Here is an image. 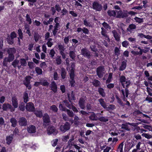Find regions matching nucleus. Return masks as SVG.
I'll list each match as a JSON object with an SVG mask.
<instances>
[{"label": "nucleus", "instance_id": "obj_1", "mask_svg": "<svg viewBox=\"0 0 152 152\" xmlns=\"http://www.w3.org/2000/svg\"><path fill=\"white\" fill-rule=\"evenodd\" d=\"M71 124L68 122H66L61 125L60 126V129L62 132L64 133L67 131L69 130L70 129Z\"/></svg>", "mask_w": 152, "mask_h": 152}, {"label": "nucleus", "instance_id": "obj_2", "mask_svg": "<svg viewBox=\"0 0 152 152\" xmlns=\"http://www.w3.org/2000/svg\"><path fill=\"white\" fill-rule=\"evenodd\" d=\"M105 69L104 66H101L96 69V75L100 78H102L105 73Z\"/></svg>", "mask_w": 152, "mask_h": 152}, {"label": "nucleus", "instance_id": "obj_3", "mask_svg": "<svg viewBox=\"0 0 152 152\" xmlns=\"http://www.w3.org/2000/svg\"><path fill=\"white\" fill-rule=\"evenodd\" d=\"M86 100V97L84 96H82L79 99L78 104L81 109L83 110H84L85 109V104Z\"/></svg>", "mask_w": 152, "mask_h": 152}, {"label": "nucleus", "instance_id": "obj_4", "mask_svg": "<svg viewBox=\"0 0 152 152\" xmlns=\"http://www.w3.org/2000/svg\"><path fill=\"white\" fill-rule=\"evenodd\" d=\"M14 55L8 54V57H5L4 59L3 65L4 66H7V63L12 61L14 59Z\"/></svg>", "mask_w": 152, "mask_h": 152}, {"label": "nucleus", "instance_id": "obj_5", "mask_svg": "<svg viewBox=\"0 0 152 152\" xmlns=\"http://www.w3.org/2000/svg\"><path fill=\"white\" fill-rule=\"evenodd\" d=\"M42 119L43 125L45 127H46L49 125V123L50 122V117L48 114L45 113Z\"/></svg>", "mask_w": 152, "mask_h": 152}, {"label": "nucleus", "instance_id": "obj_6", "mask_svg": "<svg viewBox=\"0 0 152 152\" xmlns=\"http://www.w3.org/2000/svg\"><path fill=\"white\" fill-rule=\"evenodd\" d=\"M81 54L88 59L90 58L91 57V52L86 48H83L81 50Z\"/></svg>", "mask_w": 152, "mask_h": 152}, {"label": "nucleus", "instance_id": "obj_7", "mask_svg": "<svg viewBox=\"0 0 152 152\" xmlns=\"http://www.w3.org/2000/svg\"><path fill=\"white\" fill-rule=\"evenodd\" d=\"M92 7L93 9L98 11H101L102 8V5L96 1L94 2L92 4Z\"/></svg>", "mask_w": 152, "mask_h": 152}, {"label": "nucleus", "instance_id": "obj_8", "mask_svg": "<svg viewBox=\"0 0 152 152\" xmlns=\"http://www.w3.org/2000/svg\"><path fill=\"white\" fill-rule=\"evenodd\" d=\"M18 122L19 125L21 126H26L28 124V121L27 119L24 117L19 118Z\"/></svg>", "mask_w": 152, "mask_h": 152}, {"label": "nucleus", "instance_id": "obj_9", "mask_svg": "<svg viewBox=\"0 0 152 152\" xmlns=\"http://www.w3.org/2000/svg\"><path fill=\"white\" fill-rule=\"evenodd\" d=\"M2 109L4 111H7L9 109H10L11 112L14 111L15 109L13 108L12 106L9 103H4L3 104Z\"/></svg>", "mask_w": 152, "mask_h": 152}, {"label": "nucleus", "instance_id": "obj_10", "mask_svg": "<svg viewBox=\"0 0 152 152\" xmlns=\"http://www.w3.org/2000/svg\"><path fill=\"white\" fill-rule=\"evenodd\" d=\"M47 132L48 134H56L57 133V131L55 127L52 126H49L48 128Z\"/></svg>", "mask_w": 152, "mask_h": 152}, {"label": "nucleus", "instance_id": "obj_11", "mask_svg": "<svg viewBox=\"0 0 152 152\" xmlns=\"http://www.w3.org/2000/svg\"><path fill=\"white\" fill-rule=\"evenodd\" d=\"M12 104L13 108H18V100L17 97L15 96H13L11 98Z\"/></svg>", "mask_w": 152, "mask_h": 152}, {"label": "nucleus", "instance_id": "obj_12", "mask_svg": "<svg viewBox=\"0 0 152 152\" xmlns=\"http://www.w3.org/2000/svg\"><path fill=\"white\" fill-rule=\"evenodd\" d=\"M26 110L29 112H33L35 110L34 104L32 102H28L26 106Z\"/></svg>", "mask_w": 152, "mask_h": 152}, {"label": "nucleus", "instance_id": "obj_13", "mask_svg": "<svg viewBox=\"0 0 152 152\" xmlns=\"http://www.w3.org/2000/svg\"><path fill=\"white\" fill-rule=\"evenodd\" d=\"M128 125H132L131 123L129 122L123 124L121 125V129H124V130L121 131L122 132H126V130L129 131L130 130V126H128Z\"/></svg>", "mask_w": 152, "mask_h": 152}, {"label": "nucleus", "instance_id": "obj_14", "mask_svg": "<svg viewBox=\"0 0 152 152\" xmlns=\"http://www.w3.org/2000/svg\"><path fill=\"white\" fill-rule=\"evenodd\" d=\"M116 13H117L116 18H124L127 17V14L126 13V12H123L122 11H116Z\"/></svg>", "mask_w": 152, "mask_h": 152}, {"label": "nucleus", "instance_id": "obj_15", "mask_svg": "<svg viewBox=\"0 0 152 152\" xmlns=\"http://www.w3.org/2000/svg\"><path fill=\"white\" fill-rule=\"evenodd\" d=\"M58 48L59 50L60 53L62 56L63 58L65 59L66 58V55L64 52L65 50L64 46L61 44L58 45Z\"/></svg>", "mask_w": 152, "mask_h": 152}, {"label": "nucleus", "instance_id": "obj_16", "mask_svg": "<svg viewBox=\"0 0 152 152\" xmlns=\"http://www.w3.org/2000/svg\"><path fill=\"white\" fill-rule=\"evenodd\" d=\"M27 130L29 133H34L36 132V129L34 126L31 125L27 127Z\"/></svg>", "mask_w": 152, "mask_h": 152}, {"label": "nucleus", "instance_id": "obj_17", "mask_svg": "<svg viewBox=\"0 0 152 152\" xmlns=\"http://www.w3.org/2000/svg\"><path fill=\"white\" fill-rule=\"evenodd\" d=\"M30 26L28 24H25L24 25V31L28 34L29 37H31L32 34L30 30Z\"/></svg>", "mask_w": 152, "mask_h": 152}, {"label": "nucleus", "instance_id": "obj_18", "mask_svg": "<svg viewBox=\"0 0 152 152\" xmlns=\"http://www.w3.org/2000/svg\"><path fill=\"white\" fill-rule=\"evenodd\" d=\"M126 61H122L119 67V71H122L125 70L126 67Z\"/></svg>", "mask_w": 152, "mask_h": 152}, {"label": "nucleus", "instance_id": "obj_19", "mask_svg": "<svg viewBox=\"0 0 152 152\" xmlns=\"http://www.w3.org/2000/svg\"><path fill=\"white\" fill-rule=\"evenodd\" d=\"M113 35L117 41H119L120 40V36L117 33V31L114 30L112 31Z\"/></svg>", "mask_w": 152, "mask_h": 152}, {"label": "nucleus", "instance_id": "obj_20", "mask_svg": "<svg viewBox=\"0 0 152 152\" xmlns=\"http://www.w3.org/2000/svg\"><path fill=\"white\" fill-rule=\"evenodd\" d=\"M10 122L11 123V126L15 127L17 124L18 122L16 119L14 118H12L10 119Z\"/></svg>", "mask_w": 152, "mask_h": 152}, {"label": "nucleus", "instance_id": "obj_21", "mask_svg": "<svg viewBox=\"0 0 152 152\" xmlns=\"http://www.w3.org/2000/svg\"><path fill=\"white\" fill-rule=\"evenodd\" d=\"M61 77L63 79H64L66 78V71L64 67L61 68Z\"/></svg>", "mask_w": 152, "mask_h": 152}, {"label": "nucleus", "instance_id": "obj_22", "mask_svg": "<svg viewBox=\"0 0 152 152\" xmlns=\"http://www.w3.org/2000/svg\"><path fill=\"white\" fill-rule=\"evenodd\" d=\"M100 104L104 108L106 109L107 108V105L106 104L105 102L103 99L100 98L98 100Z\"/></svg>", "mask_w": 152, "mask_h": 152}, {"label": "nucleus", "instance_id": "obj_23", "mask_svg": "<svg viewBox=\"0 0 152 152\" xmlns=\"http://www.w3.org/2000/svg\"><path fill=\"white\" fill-rule=\"evenodd\" d=\"M136 26L134 24H132L129 25L127 29V31L132 32L133 30L136 28Z\"/></svg>", "mask_w": 152, "mask_h": 152}, {"label": "nucleus", "instance_id": "obj_24", "mask_svg": "<svg viewBox=\"0 0 152 152\" xmlns=\"http://www.w3.org/2000/svg\"><path fill=\"white\" fill-rule=\"evenodd\" d=\"M89 119L91 121H95L97 120V117L94 112H92V114L89 117Z\"/></svg>", "mask_w": 152, "mask_h": 152}, {"label": "nucleus", "instance_id": "obj_25", "mask_svg": "<svg viewBox=\"0 0 152 152\" xmlns=\"http://www.w3.org/2000/svg\"><path fill=\"white\" fill-rule=\"evenodd\" d=\"M16 52V50L14 48H9L8 49L7 52L8 54L14 55Z\"/></svg>", "mask_w": 152, "mask_h": 152}, {"label": "nucleus", "instance_id": "obj_26", "mask_svg": "<svg viewBox=\"0 0 152 152\" xmlns=\"http://www.w3.org/2000/svg\"><path fill=\"white\" fill-rule=\"evenodd\" d=\"M115 97L118 103L119 104L120 106L124 107L125 106V104L123 103L121 99L119 98L117 95H116Z\"/></svg>", "mask_w": 152, "mask_h": 152}, {"label": "nucleus", "instance_id": "obj_27", "mask_svg": "<svg viewBox=\"0 0 152 152\" xmlns=\"http://www.w3.org/2000/svg\"><path fill=\"white\" fill-rule=\"evenodd\" d=\"M51 89L55 93L57 91V86L54 82H53L51 83Z\"/></svg>", "mask_w": 152, "mask_h": 152}, {"label": "nucleus", "instance_id": "obj_28", "mask_svg": "<svg viewBox=\"0 0 152 152\" xmlns=\"http://www.w3.org/2000/svg\"><path fill=\"white\" fill-rule=\"evenodd\" d=\"M23 98L24 102L26 103L29 101L28 94L26 91L24 92L23 94Z\"/></svg>", "mask_w": 152, "mask_h": 152}, {"label": "nucleus", "instance_id": "obj_29", "mask_svg": "<svg viewBox=\"0 0 152 152\" xmlns=\"http://www.w3.org/2000/svg\"><path fill=\"white\" fill-rule=\"evenodd\" d=\"M107 13L110 16L115 17L116 15V10H109L107 11Z\"/></svg>", "mask_w": 152, "mask_h": 152}, {"label": "nucleus", "instance_id": "obj_30", "mask_svg": "<svg viewBox=\"0 0 152 152\" xmlns=\"http://www.w3.org/2000/svg\"><path fill=\"white\" fill-rule=\"evenodd\" d=\"M74 140V137L73 136H72L71 137L70 139L68 142V146L70 147L73 146V145L74 144V143L72 142Z\"/></svg>", "mask_w": 152, "mask_h": 152}, {"label": "nucleus", "instance_id": "obj_31", "mask_svg": "<svg viewBox=\"0 0 152 152\" xmlns=\"http://www.w3.org/2000/svg\"><path fill=\"white\" fill-rule=\"evenodd\" d=\"M98 92L100 95L102 97H104L105 96V93L104 91V89L102 88H99L98 89Z\"/></svg>", "mask_w": 152, "mask_h": 152}, {"label": "nucleus", "instance_id": "obj_32", "mask_svg": "<svg viewBox=\"0 0 152 152\" xmlns=\"http://www.w3.org/2000/svg\"><path fill=\"white\" fill-rule=\"evenodd\" d=\"M32 78V77L29 75L27 76L26 77L25 79L23 81V83H30V80Z\"/></svg>", "mask_w": 152, "mask_h": 152}, {"label": "nucleus", "instance_id": "obj_33", "mask_svg": "<svg viewBox=\"0 0 152 152\" xmlns=\"http://www.w3.org/2000/svg\"><path fill=\"white\" fill-rule=\"evenodd\" d=\"M101 34L102 36L105 38V39H106L108 42H110V39L107 35V31L101 32Z\"/></svg>", "mask_w": 152, "mask_h": 152}, {"label": "nucleus", "instance_id": "obj_34", "mask_svg": "<svg viewBox=\"0 0 152 152\" xmlns=\"http://www.w3.org/2000/svg\"><path fill=\"white\" fill-rule=\"evenodd\" d=\"M67 114L69 117L71 118H73L74 116V114L73 111L69 109H66L65 110Z\"/></svg>", "mask_w": 152, "mask_h": 152}, {"label": "nucleus", "instance_id": "obj_35", "mask_svg": "<svg viewBox=\"0 0 152 152\" xmlns=\"http://www.w3.org/2000/svg\"><path fill=\"white\" fill-rule=\"evenodd\" d=\"M92 84L95 87H97L100 86L101 83L98 80L94 79L92 82Z\"/></svg>", "mask_w": 152, "mask_h": 152}, {"label": "nucleus", "instance_id": "obj_36", "mask_svg": "<svg viewBox=\"0 0 152 152\" xmlns=\"http://www.w3.org/2000/svg\"><path fill=\"white\" fill-rule=\"evenodd\" d=\"M69 56L72 60H74L76 57L75 51H70L69 53Z\"/></svg>", "mask_w": 152, "mask_h": 152}, {"label": "nucleus", "instance_id": "obj_37", "mask_svg": "<svg viewBox=\"0 0 152 152\" xmlns=\"http://www.w3.org/2000/svg\"><path fill=\"white\" fill-rule=\"evenodd\" d=\"M99 121L103 122H106L108 121V117H107L101 116L99 117L98 118Z\"/></svg>", "mask_w": 152, "mask_h": 152}, {"label": "nucleus", "instance_id": "obj_38", "mask_svg": "<svg viewBox=\"0 0 152 152\" xmlns=\"http://www.w3.org/2000/svg\"><path fill=\"white\" fill-rule=\"evenodd\" d=\"M34 38L36 42H37L40 38V37L37 32L35 31L34 34Z\"/></svg>", "mask_w": 152, "mask_h": 152}, {"label": "nucleus", "instance_id": "obj_39", "mask_svg": "<svg viewBox=\"0 0 152 152\" xmlns=\"http://www.w3.org/2000/svg\"><path fill=\"white\" fill-rule=\"evenodd\" d=\"M63 102L65 104V106L68 108L71 109L72 105H73L72 104H70L68 100L66 99L64 100L63 101Z\"/></svg>", "mask_w": 152, "mask_h": 152}, {"label": "nucleus", "instance_id": "obj_40", "mask_svg": "<svg viewBox=\"0 0 152 152\" xmlns=\"http://www.w3.org/2000/svg\"><path fill=\"white\" fill-rule=\"evenodd\" d=\"M126 81V78L124 75H122L120 77V81L121 83L122 86H124V83L125 81Z\"/></svg>", "mask_w": 152, "mask_h": 152}, {"label": "nucleus", "instance_id": "obj_41", "mask_svg": "<svg viewBox=\"0 0 152 152\" xmlns=\"http://www.w3.org/2000/svg\"><path fill=\"white\" fill-rule=\"evenodd\" d=\"M26 21L28 23V25H31L32 23V20L30 15L28 14H27L26 16Z\"/></svg>", "mask_w": 152, "mask_h": 152}, {"label": "nucleus", "instance_id": "obj_42", "mask_svg": "<svg viewBox=\"0 0 152 152\" xmlns=\"http://www.w3.org/2000/svg\"><path fill=\"white\" fill-rule=\"evenodd\" d=\"M41 85L44 86H48L49 84V83L47 82L45 80L42 79L40 80Z\"/></svg>", "mask_w": 152, "mask_h": 152}, {"label": "nucleus", "instance_id": "obj_43", "mask_svg": "<svg viewBox=\"0 0 152 152\" xmlns=\"http://www.w3.org/2000/svg\"><path fill=\"white\" fill-rule=\"evenodd\" d=\"M25 103L23 102H21L19 105L18 108L22 111H24L25 110Z\"/></svg>", "mask_w": 152, "mask_h": 152}, {"label": "nucleus", "instance_id": "obj_44", "mask_svg": "<svg viewBox=\"0 0 152 152\" xmlns=\"http://www.w3.org/2000/svg\"><path fill=\"white\" fill-rule=\"evenodd\" d=\"M34 114L38 117L41 118L42 116V113L41 111H36Z\"/></svg>", "mask_w": 152, "mask_h": 152}, {"label": "nucleus", "instance_id": "obj_45", "mask_svg": "<svg viewBox=\"0 0 152 152\" xmlns=\"http://www.w3.org/2000/svg\"><path fill=\"white\" fill-rule=\"evenodd\" d=\"M69 74L70 78L71 79H74L75 76L74 70L72 68L70 69Z\"/></svg>", "mask_w": 152, "mask_h": 152}, {"label": "nucleus", "instance_id": "obj_46", "mask_svg": "<svg viewBox=\"0 0 152 152\" xmlns=\"http://www.w3.org/2000/svg\"><path fill=\"white\" fill-rule=\"evenodd\" d=\"M68 97L70 102H71V100H75V95L73 93V91L72 92V93L71 94V97H70L69 95L68 94Z\"/></svg>", "mask_w": 152, "mask_h": 152}, {"label": "nucleus", "instance_id": "obj_47", "mask_svg": "<svg viewBox=\"0 0 152 152\" xmlns=\"http://www.w3.org/2000/svg\"><path fill=\"white\" fill-rule=\"evenodd\" d=\"M70 134H69L67 135L64 136L62 138V140L64 142H66L69 139Z\"/></svg>", "mask_w": 152, "mask_h": 152}, {"label": "nucleus", "instance_id": "obj_48", "mask_svg": "<svg viewBox=\"0 0 152 152\" xmlns=\"http://www.w3.org/2000/svg\"><path fill=\"white\" fill-rule=\"evenodd\" d=\"M56 63L57 64H60L62 62L61 56H57L56 57Z\"/></svg>", "mask_w": 152, "mask_h": 152}, {"label": "nucleus", "instance_id": "obj_49", "mask_svg": "<svg viewBox=\"0 0 152 152\" xmlns=\"http://www.w3.org/2000/svg\"><path fill=\"white\" fill-rule=\"evenodd\" d=\"M131 84V82L129 80H126L125 81L124 83V86H123L124 88H125V87H126L125 88H128L129 86H130Z\"/></svg>", "mask_w": 152, "mask_h": 152}, {"label": "nucleus", "instance_id": "obj_50", "mask_svg": "<svg viewBox=\"0 0 152 152\" xmlns=\"http://www.w3.org/2000/svg\"><path fill=\"white\" fill-rule=\"evenodd\" d=\"M19 64V61L18 60H15L12 64V65L14 68H16Z\"/></svg>", "mask_w": 152, "mask_h": 152}, {"label": "nucleus", "instance_id": "obj_51", "mask_svg": "<svg viewBox=\"0 0 152 152\" xmlns=\"http://www.w3.org/2000/svg\"><path fill=\"white\" fill-rule=\"evenodd\" d=\"M102 25L106 29H110L111 28V27L107 23L105 22H104L102 23Z\"/></svg>", "mask_w": 152, "mask_h": 152}, {"label": "nucleus", "instance_id": "obj_52", "mask_svg": "<svg viewBox=\"0 0 152 152\" xmlns=\"http://www.w3.org/2000/svg\"><path fill=\"white\" fill-rule=\"evenodd\" d=\"M13 138L12 136H7L6 138L7 143L8 144H10Z\"/></svg>", "mask_w": 152, "mask_h": 152}, {"label": "nucleus", "instance_id": "obj_53", "mask_svg": "<svg viewBox=\"0 0 152 152\" xmlns=\"http://www.w3.org/2000/svg\"><path fill=\"white\" fill-rule=\"evenodd\" d=\"M36 72L38 75H41L42 74V70L41 69L38 67L35 68Z\"/></svg>", "mask_w": 152, "mask_h": 152}, {"label": "nucleus", "instance_id": "obj_54", "mask_svg": "<svg viewBox=\"0 0 152 152\" xmlns=\"http://www.w3.org/2000/svg\"><path fill=\"white\" fill-rule=\"evenodd\" d=\"M112 73H109L108 78L106 81V84L109 83L111 81V79L112 78Z\"/></svg>", "mask_w": 152, "mask_h": 152}, {"label": "nucleus", "instance_id": "obj_55", "mask_svg": "<svg viewBox=\"0 0 152 152\" xmlns=\"http://www.w3.org/2000/svg\"><path fill=\"white\" fill-rule=\"evenodd\" d=\"M55 53H56L54 50L53 49H52L50 50L49 54L50 57L52 58H54Z\"/></svg>", "mask_w": 152, "mask_h": 152}, {"label": "nucleus", "instance_id": "obj_56", "mask_svg": "<svg viewBox=\"0 0 152 152\" xmlns=\"http://www.w3.org/2000/svg\"><path fill=\"white\" fill-rule=\"evenodd\" d=\"M142 136L143 137H145L148 139H151L152 138V135L146 133H143L142 134Z\"/></svg>", "mask_w": 152, "mask_h": 152}, {"label": "nucleus", "instance_id": "obj_57", "mask_svg": "<svg viewBox=\"0 0 152 152\" xmlns=\"http://www.w3.org/2000/svg\"><path fill=\"white\" fill-rule=\"evenodd\" d=\"M124 143V142H122L120 144L118 147V151H119L120 152H123Z\"/></svg>", "mask_w": 152, "mask_h": 152}, {"label": "nucleus", "instance_id": "obj_58", "mask_svg": "<svg viewBox=\"0 0 152 152\" xmlns=\"http://www.w3.org/2000/svg\"><path fill=\"white\" fill-rule=\"evenodd\" d=\"M129 45V42L126 40L122 42V46L124 47L127 48Z\"/></svg>", "mask_w": 152, "mask_h": 152}, {"label": "nucleus", "instance_id": "obj_59", "mask_svg": "<svg viewBox=\"0 0 152 152\" xmlns=\"http://www.w3.org/2000/svg\"><path fill=\"white\" fill-rule=\"evenodd\" d=\"M20 62L21 65L25 66L26 65L27 63L26 60L24 58H22L20 60Z\"/></svg>", "mask_w": 152, "mask_h": 152}, {"label": "nucleus", "instance_id": "obj_60", "mask_svg": "<svg viewBox=\"0 0 152 152\" xmlns=\"http://www.w3.org/2000/svg\"><path fill=\"white\" fill-rule=\"evenodd\" d=\"M50 109L53 112H56L58 110L57 107L54 105H52L50 106Z\"/></svg>", "mask_w": 152, "mask_h": 152}, {"label": "nucleus", "instance_id": "obj_61", "mask_svg": "<svg viewBox=\"0 0 152 152\" xmlns=\"http://www.w3.org/2000/svg\"><path fill=\"white\" fill-rule=\"evenodd\" d=\"M134 19L137 22L140 23H142L143 22V18H140L138 17H136Z\"/></svg>", "mask_w": 152, "mask_h": 152}, {"label": "nucleus", "instance_id": "obj_62", "mask_svg": "<svg viewBox=\"0 0 152 152\" xmlns=\"http://www.w3.org/2000/svg\"><path fill=\"white\" fill-rule=\"evenodd\" d=\"M71 38L70 36H66L64 39V42L66 45L68 44L69 39Z\"/></svg>", "mask_w": 152, "mask_h": 152}, {"label": "nucleus", "instance_id": "obj_63", "mask_svg": "<svg viewBox=\"0 0 152 152\" xmlns=\"http://www.w3.org/2000/svg\"><path fill=\"white\" fill-rule=\"evenodd\" d=\"M54 29L52 31L53 35L55 36L57 34L58 31L59 30V28L54 27Z\"/></svg>", "mask_w": 152, "mask_h": 152}, {"label": "nucleus", "instance_id": "obj_64", "mask_svg": "<svg viewBox=\"0 0 152 152\" xmlns=\"http://www.w3.org/2000/svg\"><path fill=\"white\" fill-rule=\"evenodd\" d=\"M114 51L115 54L116 56H118L120 55V50L117 47H116L115 48Z\"/></svg>", "mask_w": 152, "mask_h": 152}]
</instances>
